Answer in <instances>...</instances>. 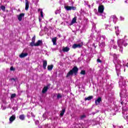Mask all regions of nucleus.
Returning <instances> with one entry per match:
<instances>
[{
    "mask_svg": "<svg viewBox=\"0 0 128 128\" xmlns=\"http://www.w3.org/2000/svg\"><path fill=\"white\" fill-rule=\"evenodd\" d=\"M16 120V115H12L9 118V120L10 122H14V120Z\"/></svg>",
    "mask_w": 128,
    "mask_h": 128,
    "instance_id": "nucleus-13",
    "label": "nucleus"
},
{
    "mask_svg": "<svg viewBox=\"0 0 128 128\" xmlns=\"http://www.w3.org/2000/svg\"><path fill=\"white\" fill-rule=\"evenodd\" d=\"M48 90V86H44L42 90V94H46Z\"/></svg>",
    "mask_w": 128,
    "mask_h": 128,
    "instance_id": "nucleus-12",
    "label": "nucleus"
},
{
    "mask_svg": "<svg viewBox=\"0 0 128 128\" xmlns=\"http://www.w3.org/2000/svg\"><path fill=\"white\" fill-rule=\"evenodd\" d=\"M30 8V2L28 0H26V4H25V10H28V8Z\"/></svg>",
    "mask_w": 128,
    "mask_h": 128,
    "instance_id": "nucleus-8",
    "label": "nucleus"
},
{
    "mask_svg": "<svg viewBox=\"0 0 128 128\" xmlns=\"http://www.w3.org/2000/svg\"><path fill=\"white\" fill-rule=\"evenodd\" d=\"M120 48V52H122V46H121V47H119Z\"/></svg>",
    "mask_w": 128,
    "mask_h": 128,
    "instance_id": "nucleus-30",
    "label": "nucleus"
},
{
    "mask_svg": "<svg viewBox=\"0 0 128 128\" xmlns=\"http://www.w3.org/2000/svg\"><path fill=\"white\" fill-rule=\"evenodd\" d=\"M94 10H96V9H94Z\"/></svg>",
    "mask_w": 128,
    "mask_h": 128,
    "instance_id": "nucleus-36",
    "label": "nucleus"
},
{
    "mask_svg": "<svg viewBox=\"0 0 128 128\" xmlns=\"http://www.w3.org/2000/svg\"><path fill=\"white\" fill-rule=\"evenodd\" d=\"M86 118V114L82 115L80 116V120H83L84 118Z\"/></svg>",
    "mask_w": 128,
    "mask_h": 128,
    "instance_id": "nucleus-22",
    "label": "nucleus"
},
{
    "mask_svg": "<svg viewBox=\"0 0 128 128\" xmlns=\"http://www.w3.org/2000/svg\"><path fill=\"white\" fill-rule=\"evenodd\" d=\"M102 102V98L101 97H98L97 98V100H95V104H96V106H98V104H100V102Z\"/></svg>",
    "mask_w": 128,
    "mask_h": 128,
    "instance_id": "nucleus-5",
    "label": "nucleus"
},
{
    "mask_svg": "<svg viewBox=\"0 0 128 128\" xmlns=\"http://www.w3.org/2000/svg\"><path fill=\"white\" fill-rule=\"evenodd\" d=\"M40 16L41 18H44V12H42V10H41L40 12Z\"/></svg>",
    "mask_w": 128,
    "mask_h": 128,
    "instance_id": "nucleus-28",
    "label": "nucleus"
},
{
    "mask_svg": "<svg viewBox=\"0 0 128 128\" xmlns=\"http://www.w3.org/2000/svg\"><path fill=\"white\" fill-rule=\"evenodd\" d=\"M64 8L66 10H76V8L74 6H64Z\"/></svg>",
    "mask_w": 128,
    "mask_h": 128,
    "instance_id": "nucleus-3",
    "label": "nucleus"
},
{
    "mask_svg": "<svg viewBox=\"0 0 128 128\" xmlns=\"http://www.w3.org/2000/svg\"><path fill=\"white\" fill-rule=\"evenodd\" d=\"M94 98V96H89L87 98H85V100H92Z\"/></svg>",
    "mask_w": 128,
    "mask_h": 128,
    "instance_id": "nucleus-19",
    "label": "nucleus"
},
{
    "mask_svg": "<svg viewBox=\"0 0 128 128\" xmlns=\"http://www.w3.org/2000/svg\"><path fill=\"white\" fill-rule=\"evenodd\" d=\"M28 56V53H24L22 52L20 56V58H26V56Z\"/></svg>",
    "mask_w": 128,
    "mask_h": 128,
    "instance_id": "nucleus-10",
    "label": "nucleus"
},
{
    "mask_svg": "<svg viewBox=\"0 0 128 128\" xmlns=\"http://www.w3.org/2000/svg\"><path fill=\"white\" fill-rule=\"evenodd\" d=\"M0 8L2 12H6V6H1Z\"/></svg>",
    "mask_w": 128,
    "mask_h": 128,
    "instance_id": "nucleus-21",
    "label": "nucleus"
},
{
    "mask_svg": "<svg viewBox=\"0 0 128 128\" xmlns=\"http://www.w3.org/2000/svg\"><path fill=\"white\" fill-rule=\"evenodd\" d=\"M82 48V44H74L72 45V48Z\"/></svg>",
    "mask_w": 128,
    "mask_h": 128,
    "instance_id": "nucleus-7",
    "label": "nucleus"
},
{
    "mask_svg": "<svg viewBox=\"0 0 128 128\" xmlns=\"http://www.w3.org/2000/svg\"><path fill=\"white\" fill-rule=\"evenodd\" d=\"M114 48H116V47Z\"/></svg>",
    "mask_w": 128,
    "mask_h": 128,
    "instance_id": "nucleus-38",
    "label": "nucleus"
},
{
    "mask_svg": "<svg viewBox=\"0 0 128 128\" xmlns=\"http://www.w3.org/2000/svg\"><path fill=\"white\" fill-rule=\"evenodd\" d=\"M32 42H36V36H34L32 38Z\"/></svg>",
    "mask_w": 128,
    "mask_h": 128,
    "instance_id": "nucleus-26",
    "label": "nucleus"
},
{
    "mask_svg": "<svg viewBox=\"0 0 128 128\" xmlns=\"http://www.w3.org/2000/svg\"><path fill=\"white\" fill-rule=\"evenodd\" d=\"M41 44H42V40H38V42L35 44V46H40Z\"/></svg>",
    "mask_w": 128,
    "mask_h": 128,
    "instance_id": "nucleus-11",
    "label": "nucleus"
},
{
    "mask_svg": "<svg viewBox=\"0 0 128 128\" xmlns=\"http://www.w3.org/2000/svg\"><path fill=\"white\" fill-rule=\"evenodd\" d=\"M16 80H18V78H16Z\"/></svg>",
    "mask_w": 128,
    "mask_h": 128,
    "instance_id": "nucleus-39",
    "label": "nucleus"
},
{
    "mask_svg": "<svg viewBox=\"0 0 128 128\" xmlns=\"http://www.w3.org/2000/svg\"><path fill=\"white\" fill-rule=\"evenodd\" d=\"M19 118L20 120H24L25 118H26V116H24V114H22L21 115H20L19 116Z\"/></svg>",
    "mask_w": 128,
    "mask_h": 128,
    "instance_id": "nucleus-15",
    "label": "nucleus"
},
{
    "mask_svg": "<svg viewBox=\"0 0 128 128\" xmlns=\"http://www.w3.org/2000/svg\"><path fill=\"white\" fill-rule=\"evenodd\" d=\"M125 4H128V0L124 1Z\"/></svg>",
    "mask_w": 128,
    "mask_h": 128,
    "instance_id": "nucleus-33",
    "label": "nucleus"
},
{
    "mask_svg": "<svg viewBox=\"0 0 128 128\" xmlns=\"http://www.w3.org/2000/svg\"><path fill=\"white\" fill-rule=\"evenodd\" d=\"M39 20H40H40H41L40 19H39Z\"/></svg>",
    "mask_w": 128,
    "mask_h": 128,
    "instance_id": "nucleus-37",
    "label": "nucleus"
},
{
    "mask_svg": "<svg viewBox=\"0 0 128 128\" xmlns=\"http://www.w3.org/2000/svg\"><path fill=\"white\" fill-rule=\"evenodd\" d=\"M40 9H38V12H40Z\"/></svg>",
    "mask_w": 128,
    "mask_h": 128,
    "instance_id": "nucleus-35",
    "label": "nucleus"
},
{
    "mask_svg": "<svg viewBox=\"0 0 128 128\" xmlns=\"http://www.w3.org/2000/svg\"><path fill=\"white\" fill-rule=\"evenodd\" d=\"M62 50L64 52H68L70 50V48L66 46V47L62 49Z\"/></svg>",
    "mask_w": 128,
    "mask_h": 128,
    "instance_id": "nucleus-16",
    "label": "nucleus"
},
{
    "mask_svg": "<svg viewBox=\"0 0 128 128\" xmlns=\"http://www.w3.org/2000/svg\"><path fill=\"white\" fill-rule=\"evenodd\" d=\"M15 68H14V66H11L10 68V70H12V71H14V70H15Z\"/></svg>",
    "mask_w": 128,
    "mask_h": 128,
    "instance_id": "nucleus-29",
    "label": "nucleus"
},
{
    "mask_svg": "<svg viewBox=\"0 0 128 128\" xmlns=\"http://www.w3.org/2000/svg\"><path fill=\"white\" fill-rule=\"evenodd\" d=\"M78 72V68L76 66H74L72 70H70L66 74V78H69V76H76Z\"/></svg>",
    "mask_w": 128,
    "mask_h": 128,
    "instance_id": "nucleus-1",
    "label": "nucleus"
},
{
    "mask_svg": "<svg viewBox=\"0 0 128 128\" xmlns=\"http://www.w3.org/2000/svg\"><path fill=\"white\" fill-rule=\"evenodd\" d=\"M80 74H83L84 76V74H86V70H81Z\"/></svg>",
    "mask_w": 128,
    "mask_h": 128,
    "instance_id": "nucleus-25",
    "label": "nucleus"
},
{
    "mask_svg": "<svg viewBox=\"0 0 128 128\" xmlns=\"http://www.w3.org/2000/svg\"><path fill=\"white\" fill-rule=\"evenodd\" d=\"M10 80H14V82H16V78H11Z\"/></svg>",
    "mask_w": 128,
    "mask_h": 128,
    "instance_id": "nucleus-32",
    "label": "nucleus"
},
{
    "mask_svg": "<svg viewBox=\"0 0 128 128\" xmlns=\"http://www.w3.org/2000/svg\"><path fill=\"white\" fill-rule=\"evenodd\" d=\"M124 42V40L122 39H120L118 40V48H122V46H128V43H126Z\"/></svg>",
    "mask_w": 128,
    "mask_h": 128,
    "instance_id": "nucleus-2",
    "label": "nucleus"
},
{
    "mask_svg": "<svg viewBox=\"0 0 128 128\" xmlns=\"http://www.w3.org/2000/svg\"><path fill=\"white\" fill-rule=\"evenodd\" d=\"M47 68L48 70H52L54 68V64L48 65Z\"/></svg>",
    "mask_w": 128,
    "mask_h": 128,
    "instance_id": "nucleus-18",
    "label": "nucleus"
},
{
    "mask_svg": "<svg viewBox=\"0 0 128 128\" xmlns=\"http://www.w3.org/2000/svg\"><path fill=\"white\" fill-rule=\"evenodd\" d=\"M35 42H30V46H36V44H34Z\"/></svg>",
    "mask_w": 128,
    "mask_h": 128,
    "instance_id": "nucleus-24",
    "label": "nucleus"
},
{
    "mask_svg": "<svg viewBox=\"0 0 128 128\" xmlns=\"http://www.w3.org/2000/svg\"><path fill=\"white\" fill-rule=\"evenodd\" d=\"M97 62H102V60H100V58H98Z\"/></svg>",
    "mask_w": 128,
    "mask_h": 128,
    "instance_id": "nucleus-31",
    "label": "nucleus"
},
{
    "mask_svg": "<svg viewBox=\"0 0 128 128\" xmlns=\"http://www.w3.org/2000/svg\"><path fill=\"white\" fill-rule=\"evenodd\" d=\"M104 10V5L100 6L98 7V12L100 14H103Z\"/></svg>",
    "mask_w": 128,
    "mask_h": 128,
    "instance_id": "nucleus-4",
    "label": "nucleus"
},
{
    "mask_svg": "<svg viewBox=\"0 0 128 128\" xmlns=\"http://www.w3.org/2000/svg\"><path fill=\"white\" fill-rule=\"evenodd\" d=\"M52 42L54 46H56V37L52 38Z\"/></svg>",
    "mask_w": 128,
    "mask_h": 128,
    "instance_id": "nucleus-17",
    "label": "nucleus"
},
{
    "mask_svg": "<svg viewBox=\"0 0 128 128\" xmlns=\"http://www.w3.org/2000/svg\"><path fill=\"white\" fill-rule=\"evenodd\" d=\"M62 98V96L60 94H58L57 96V98Z\"/></svg>",
    "mask_w": 128,
    "mask_h": 128,
    "instance_id": "nucleus-27",
    "label": "nucleus"
},
{
    "mask_svg": "<svg viewBox=\"0 0 128 128\" xmlns=\"http://www.w3.org/2000/svg\"><path fill=\"white\" fill-rule=\"evenodd\" d=\"M121 104H124V102H121Z\"/></svg>",
    "mask_w": 128,
    "mask_h": 128,
    "instance_id": "nucleus-34",
    "label": "nucleus"
},
{
    "mask_svg": "<svg viewBox=\"0 0 128 128\" xmlns=\"http://www.w3.org/2000/svg\"><path fill=\"white\" fill-rule=\"evenodd\" d=\"M64 112H66L65 108H62V110L60 111V116H64Z\"/></svg>",
    "mask_w": 128,
    "mask_h": 128,
    "instance_id": "nucleus-14",
    "label": "nucleus"
},
{
    "mask_svg": "<svg viewBox=\"0 0 128 128\" xmlns=\"http://www.w3.org/2000/svg\"><path fill=\"white\" fill-rule=\"evenodd\" d=\"M76 17H74L72 20L71 24H76Z\"/></svg>",
    "mask_w": 128,
    "mask_h": 128,
    "instance_id": "nucleus-20",
    "label": "nucleus"
},
{
    "mask_svg": "<svg viewBox=\"0 0 128 128\" xmlns=\"http://www.w3.org/2000/svg\"><path fill=\"white\" fill-rule=\"evenodd\" d=\"M24 17V13H22L20 14L19 15L17 16V18H18V20L19 22H22V18Z\"/></svg>",
    "mask_w": 128,
    "mask_h": 128,
    "instance_id": "nucleus-6",
    "label": "nucleus"
},
{
    "mask_svg": "<svg viewBox=\"0 0 128 128\" xmlns=\"http://www.w3.org/2000/svg\"><path fill=\"white\" fill-rule=\"evenodd\" d=\"M16 94H11L10 98H16Z\"/></svg>",
    "mask_w": 128,
    "mask_h": 128,
    "instance_id": "nucleus-23",
    "label": "nucleus"
},
{
    "mask_svg": "<svg viewBox=\"0 0 128 128\" xmlns=\"http://www.w3.org/2000/svg\"><path fill=\"white\" fill-rule=\"evenodd\" d=\"M42 62L44 70H46V66H48V61H46V60H43Z\"/></svg>",
    "mask_w": 128,
    "mask_h": 128,
    "instance_id": "nucleus-9",
    "label": "nucleus"
}]
</instances>
